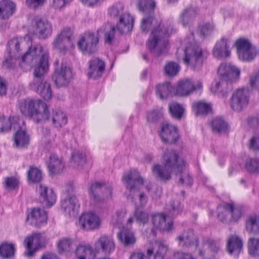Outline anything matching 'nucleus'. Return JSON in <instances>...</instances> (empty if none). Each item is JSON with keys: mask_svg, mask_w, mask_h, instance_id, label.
<instances>
[{"mask_svg": "<svg viewBox=\"0 0 259 259\" xmlns=\"http://www.w3.org/2000/svg\"><path fill=\"white\" fill-rule=\"evenodd\" d=\"M48 55H42L38 65L34 68V78L29 83L30 89L39 94L46 100L53 96L51 83L44 79V75L49 70Z\"/></svg>", "mask_w": 259, "mask_h": 259, "instance_id": "f257e3e1", "label": "nucleus"}, {"mask_svg": "<svg viewBox=\"0 0 259 259\" xmlns=\"http://www.w3.org/2000/svg\"><path fill=\"white\" fill-rule=\"evenodd\" d=\"M173 29V24L166 21L162 25L160 22L152 30L147 46L154 56L158 57L162 54L168 42L166 38L172 33Z\"/></svg>", "mask_w": 259, "mask_h": 259, "instance_id": "f03ea898", "label": "nucleus"}, {"mask_svg": "<svg viewBox=\"0 0 259 259\" xmlns=\"http://www.w3.org/2000/svg\"><path fill=\"white\" fill-rule=\"evenodd\" d=\"M19 108L23 115L29 116L36 123L50 119L48 105L41 100H25L20 104Z\"/></svg>", "mask_w": 259, "mask_h": 259, "instance_id": "7ed1b4c3", "label": "nucleus"}, {"mask_svg": "<svg viewBox=\"0 0 259 259\" xmlns=\"http://www.w3.org/2000/svg\"><path fill=\"white\" fill-rule=\"evenodd\" d=\"M124 5L118 2L109 8L108 12L111 18H118L116 28L121 34L127 33L133 29L134 18L129 13H124Z\"/></svg>", "mask_w": 259, "mask_h": 259, "instance_id": "20e7f679", "label": "nucleus"}, {"mask_svg": "<svg viewBox=\"0 0 259 259\" xmlns=\"http://www.w3.org/2000/svg\"><path fill=\"white\" fill-rule=\"evenodd\" d=\"M88 191L90 198L97 203H105L112 197L113 189L105 182L89 183Z\"/></svg>", "mask_w": 259, "mask_h": 259, "instance_id": "39448f33", "label": "nucleus"}, {"mask_svg": "<svg viewBox=\"0 0 259 259\" xmlns=\"http://www.w3.org/2000/svg\"><path fill=\"white\" fill-rule=\"evenodd\" d=\"M137 6L140 12L147 15L142 19L141 24L142 31L147 33L153 23L156 21L155 17L156 3L154 0H138Z\"/></svg>", "mask_w": 259, "mask_h": 259, "instance_id": "423d86ee", "label": "nucleus"}, {"mask_svg": "<svg viewBox=\"0 0 259 259\" xmlns=\"http://www.w3.org/2000/svg\"><path fill=\"white\" fill-rule=\"evenodd\" d=\"M204 57L201 47L196 44H190L185 49V63L195 71H199L202 68Z\"/></svg>", "mask_w": 259, "mask_h": 259, "instance_id": "0eeeda50", "label": "nucleus"}, {"mask_svg": "<svg viewBox=\"0 0 259 259\" xmlns=\"http://www.w3.org/2000/svg\"><path fill=\"white\" fill-rule=\"evenodd\" d=\"M162 164L176 175L182 174L185 166V161L181 158L175 150H167L164 152L162 158Z\"/></svg>", "mask_w": 259, "mask_h": 259, "instance_id": "6e6552de", "label": "nucleus"}, {"mask_svg": "<svg viewBox=\"0 0 259 259\" xmlns=\"http://www.w3.org/2000/svg\"><path fill=\"white\" fill-rule=\"evenodd\" d=\"M99 41V37L94 32H88L80 36L77 45L82 54L91 55L97 51Z\"/></svg>", "mask_w": 259, "mask_h": 259, "instance_id": "1a4fd4ad", "label": "nucleus"}, {"mask_svg": "<svg viewBox=\"0 0 259 259\" xmlns=\"http://www.w3.org/2000/svg\"><path fill=\"white\" fill-rule=\"evenodd\" d=\"M52 80L58 88L68 87L73 78L72 69L66 64L61 63L52 75Z\"/></svg>", "mask_w": 259, "mask_h": 259, "instance_id": "9d476101", "label": "nucleus"}, {"mask_svg": "<svg viewBox=\"0 0 259 259\" xmlns=\"http://www.w3.org/2000/svg\"><path fill=\"white\" fill-rule=\"evenodd\" d=\"M250 89L242 88L236 90L230 99L231 108L235 111L241 112L246 108L249 103Z\"/></svg>", "mask_w": 259, "mask_h": 259, "instance_id": "9b49d317", "label": "nucleus"}, {"mask_svg": "<svg viewBox=\"0 0 259 259\" xmlns=\"http://www.w3.org/2000/svg\"><path fill=\"white\" fill-rule=\"evenodd\" d=\"M158 133L161 141L165 144H175L180 138L178 127L169 123H161Z\"/></svg>", "mask_w": 259, "mask_h": 259, "instance_id": "f8f14e48", "label": "nucleus"}, {"mask_svg": "<svg viewBox=\"0 0 259 259\" xmlns=\"http://www.w3.org/2000/svg\"><path fill=\"white\" fill-rule=\"evenodd\" d=\"M179 245L184 249L196 250L199 245V240L193 229L184 230L177 237Z\"/></svg>", "mask_w": 259, "mask_h": 259, "instance_id": "ddd939ff", "label": "nucleus"}, {"mask_svg": "<svg viewBox=\"0 0 259 259\" xmlns=\"http://www.w3.org/2000/svg\"><path fill=\"white\" fill-rule=\"evenodd\" d=\"M240 70L235 66L228 63L221 64L218 71L219 79L233 83L239 78Z\"/></svg>", "mask_w": 259, "mask_h": 259, "instance_id": "4468645a", "label": "nucleus"}, {"mask_svg": "<svg viewBox=\"0 0 259 259\" xmlns=\"http://www.w3.org/2000/svg\"><path fill=\"white\" fill-rule=\"evenodd\" d=\"M47 243L46 237L42 236L39 233L26 237L24 240V243L27 250L26 253L27 256H33L36 251L45 247Z\"/></svg>", "mask_w": 259, "mask_h": 259, "instance_id": "2eb2a0df", "label": "nucleus"}, {"mask_svg": "<svg viewBox=\"0 0 259 259\" xmlns=\"http://www.w3.org/2000/svg\"><path fill=\"white\" fill-rule=\"evenodd\" d=\"M38 201L46 207H51L56 202V195L52 188L39 184L36 188Z\"/></svg>", "mask_w": 259, "mask_h": 259, "instance_id": "dca6fc26", "label": "nucleus"}, {"mask_svg": "<svg viewBox=\"0 0 259 259\" xmlns=\"http://www.w3.org/2000/svg\"><path fill=\"white\" fill-rule=\"evenodd\" d=\"M33 23L34 31L39 39H46L52 35L53 26L47 19L35 18L33 20Z\"/></svg>", "mask_w": 259, "mask_h": 259, "instance_id": "f3484780", "label": "nucleus"}, {"mask_svg": "<svg viewBox=\"0 0 259 259\" xmlns=\"http://www.w3.org/2000/svg\"><path fill=\"white\" fill-rule=\"evenodd\" d=\"M72 33L69 28L62 31L55 37L53 42V48L60 53L65 54L68 46L72 44Z\"/></svg>", "mask_w": 259, "mask_h": 259, "instance_id": "a211bd4d", "label": "nucleus"}, {"mask_svg": "<svg viewBox=\"0 0 259 259\" xmlns=\"http://www.w3.org/2000/svg\"><path fill=\"white\" fill-rule=\"evenodd\" d=\"M122 181L126 188L131 192L136 189L139 190L140 187L144 185V179L140 172L136 170H130L125 173L122 177Z\"/></svg>", "mask_w": 259, "mask_h": 259, "instance_id": "6ab92c4d", "label": "nucleus"}, {"mask_svg": "<svg viewBox=\"0 0 259 259\" xmlns=\"http://www.w3.org/2000/svg\"><path fill=\"white\" fill-rule=\"evenodd\" d=\"M47 220L46 211L39 207L32 208L30 212L27 214V221L30 222L31 226L37 228L46 225Z\"/></svg>", "mask_w": 259, "mask_h": 259, "instance_id": "aec40b11", "label": "nucleus"}, {"mask_svg": "<svg viewBox=\"0 0 259 259\" xmlns=\"http://www.w3.org/2000/svg\"><path fill=\"white\" fill-rule=\"evenodd\" d=\"M46 165L49 175L54 176L60 174L65 167V163L62 157H59L56 153H52Z\"/></svg>", "mask_w": 259, "mask_h": 259, "instance_id": "412c9836", "label": "nucleus"}, {"mask_svg": "<svg viewBox=\"0 0 259 259\" xmlns=\"http://www.w3.org/2000/svg\"><path fill=\"white\" fill-rule=\"evenodd\" d=\"M88 76L90 78L97 79L100 78L105 69V63L99 58H94L89 61Z\"/></svg>", "mask_w": 259, "mask_h": 259, "instance_id": "4be33fe9", "label": "nucleus"}, {"mask_svg": "<svg viewBox=\"0 0 259 259\" xmlns=\"http://www.w3.org/2000/svg\"><path fill=\"white\" fill-rule=\"evenodd\" d=\"M230 44L229 39L225 37H222L216 42L213 49V56L218 59H224L229 57L231 54Z\"/></svg>", "mask_w": 259, "mask_h": 259, "instance_id": "5701e85b", "label": "nucleus"}, {"mask_svg": "<svg viewBox=\"0 0 259 259\" xmlns=\"http://www.w3.org/2000/svg\"><path fill=\"white\" fill-rule=\"evenodd\" d=\"M16 130V132L13 136V145L17 148H27L30 144V137L26 130L19 124Z\"/></svg>", "mask_w": 259, "mask_h": 259, "instance_id": "b1692460", "label": "nucleus"}, {"mask_svg": "<svg viewBox=\"0 0 259 259\" xmlns=\"http://www.w3.org/2000/svg\"><path fill=\"white\" fill-rule=\"evenodd\" d=\"M82 228L86 230H94L100 225V220L97 215L93 212L83 213L79 220Z\"/></svg>", "mask_w": 259, "mask_h": 259, "instance_id": "393cba45", "label": "nucleus"}, {"mask_svg": "<svg viewBox=\"0 0 259 259\" xmlns=\"http://www.w3.org/2000/svg\"><path fill=\"white\" fill-rule=\"evenodd\" d=\"M95 245L97 250H101L106 255H109L115 248L113 239L106 235L100 236L95 243Z\"/></svg>", "mask_w": 259, "mask_h": 259, "instance_id": "a878e982", "label": "nucleus"}, {"mask_svg": "<svg viewBox=\"0 0 259 259\" xmlns=\"http://www.w3.org/2000/svg\"><path fill=\"white\" fill-rule=\"evenodd\" d=\"M152 171L154 177L158 181L164 183L171 179V174L174 172L162 164H153Z\"/></svg>", "mask_w": 259, "mask_h": 259, "instance_id": "bb28decb", "label": "nucleus"}, {"mask_svg": "<svg viewBox=\"0 0 259 259\" xmlns=\"http://www.w3.org/2000/svg\"><path fill=\"white\" fill-rule=\"evenodd\" d=\"M198 15L197 8L190 6L185 8L179 16V21L183 26L192 24Z\"/></svg>", "mask_w": 259, "mask_h": 259, "instance_id": "cd10ccee", "label": "nucleus"}, {"mask_svg": "<svg viewBox=\"0 0 259 259\" xmlns=\"http://www.w3.org/2000/svg\"><path fill=\"white\" fill-rule=\"evenodd\" d=\"M80 204L76 197L73 195H68L62 202L61 208L63 209L64 211L69 215V216L75 215L78 211Z\"/></svg>", "mask_w": 259, "mask_h": 259, "instance_id": "c85d7f7f", "label": "nucleus"}, {"mask_svg": "<svg viewBox=\"0 0 259 259\" xmlns=\"http://www.w3.org/2000/svg\"><path fill=\"white\" fill-rule=\"evenodd\" d=\"M233 89V84L219 79L214 84H212L210 91L215 95L222 97H226Z\"/></svg>", "mask_w": 259, "mask_h": 259, "instance_id": "c756f323", "label": "nucleus"}, {"mask_svg": "<svg viewBox=\"0 0 259 259\" xmlns=\"http://www.w3.org/2000/svg\"><path fill=\"white\" fill-rule=\"evenodd\" d=\"M175 87L169 81L158 83L155 85V92L157 96L161 100H167L175 94Z\"/></svg>", "mask_w": 259, "mask_h": 259, "instance_id": "7c9ffc66", "label": "nucleus"}, {"mask_svg": "<svg viewBox=\"0 0 259 259\" xmlns=\"http://www.w3.org/2000/svg\"><path fill=\"white\" fill-rule=\"evenodd\" d=\"M117 236L118 239L126 247L133 246L136 242L134 232L127 227H123Z\"/></svg>", "mask_w": 259, "mask_h": 259, "instance_id": "2f4dec72", "label": "nucleus"}, {"mask_svg": "<svg viewBox=\"0 0 259 259\" xmlns=\"http://www.w3.org/2000/svg\"><path fill=\"white\" fill-rule=\"evenodd\" d=\"M166 215L164 214L156 213L153 215L152 218V223L156 229L169 231L173 228L174 222L171 221L166 223Z\"/></svg>", "mask_w": 259, "mask_h": 259, "instance_id": "473e14b6", "label": "nucleus"}, {"mask_svg": "<svg viewBox=\"0 0 259 259\" xmlns=\"http://www.w3.org/2000/svg\"><path fill=\"white\" fill-rule=\"evenodd\" d=\"M195 85L189 79L180 80L175 87V94L180 97L187 96L195 90Z\"/></svg>", "mask_w": 259, "mask_h": 259, "instance_id": "72a5a7b5", "label": "nucleus"}, {"mask_svg": "<svg viewBox=\"0 0 259 259\" xmlns=\"http://www.w3.org/2000/svg\"><path fill=\"white\" fill-rule=\"evenodd\" d=\"M42 50L43 48L40 45L35 46L33 47L32 46L29 47L28 50L22 56V63H31L32 60L37 56L40 55L39 62L42 55L46 54L48 55L49 57V53H43Z\"/></svg>", "mask_w": 259, "mask_h": 259, "instance_id": "f704fd0d", "label": "nucleus"}, {"mask_svg": "<svg viewBox=\"0 0 259 259\" xmlns=\"http://www.w3.org/2000/svg\"><path fill=\"white\" fill-rule=\"evenodd\" d=\"M16 11V5L11 0L0 1V19L7 20L12 16Z\"/></svg>", "mask_w": 259, "mask_h": 259, "instance_id": "c9c22d12", "label": "nucleus"}, {"mask_svg": "<svg viewBox=\"0 0 259 259\" xmlns=\"http://www.w3.org/2000/svg\"><path fill=\"white\" fill-rule=\"evenodd\" d=\"M167 250V247L161 241H156L152 247L147 250L148 255L151 256L154 252V259H164Z\"/></svg>", "mask_w": 259, "mask_h": 259, "instance_id": "e433bc0d", "label": "nucleus"}, {"mask_svg": "<svg viewBox=\"0 0 259 259\" xmlns=\"http://www.w3.org/2000/svg\"><path fill=\"white\" fill-rule=\"evenodd\" d=\"M245 228L249 234L259 235V218L256 213L251 214L246 218Z\"/></svg>", "mask_w": 259, "mask_h": 259, "instance_id": "4c0bfd02", "label": "nucleus"}, {"mask_svg": "<svg viewBox=\"0 0 259 259\" xmlns=\"http://www.w3.org/2000/svg\"><path fill=\"white\" fill-rule=\"evenodd\" d=\"M243 247L242 239L237 236H231L228 239L227 248L229 252L238 255Z\"/></svg>", "mask_w": 259, "mask_h": 259, "instance_id": "58836bf2", "label": "nucleus"}, {"mask_svg": "<svg viewBox=\"0 0 259 259\" xmlns=\"http://www.w3.org/2000/svg\"><path fill=\"white\" fill-rule=\"evenodd\" d=\"M75 255L77 259H93L95 257L93 248L89 244L78 245L75 250Z\"/></svg>", "mask_w": 259, "mask_h": 259, "instance_id": "ea45409f", "label": "nucleus"}, {"mask_svg": "<svg viewBox=\"0 0 259 259\" xmlns=\"http://www.w3.org/2000/svg\"><path fill=\"white\" fill-rule=\"evenodd\" d=\"M16 248L12 243L3 242L0 245V257L2 259H12L15 255Z\"/></svg>", "mask_w": 259, "mask_h": 259, "instance_id": "a19ab883", "label": "nucleus"}, {"mask_svg": "<svg viewBox=\"0 0 259 259\" xmlns=\"http://www.w3.org/2000/svg\"><path fill=\"white\" fill-rule=\"evenodd\" d=\"M42 179V171L36 167L30 166L27 175V180L28 183L39 184Z\"/></svg>", "mask_w": 259, "mask_h": 259, "instance_id": "79ce46f5", "label": "nucleus"}, {"mask_svg": "<svg viewBox=\"0 0 259 259\" xmlns=\"http://www.w3.org/2000/svg\"><path fill=\"white\" fill-rule=\"evenodd\" d=\"M146 117L149 123L156 124L163 118L162 109L156 108L146 111Z\"/></svg>", "mask_w": 259, "mask_h": 259, "instance_id": "37998d69", "label": "nucleus"}, {"mask_svg": "<svg viewBox=\"0 0 259 259\" xmlns=\"http://www.w3.org/2000/svg\"><path fill=\"white\" fill-rule=\"evenodd\" d=\"M18 119L15 116H10L9 118H5L3 125L1 127V134L8 133L13 128L14 130L19 127Z\"/></svg>", "mask_w": 259, "mask_h": 259, "instance_id": "c03bdc74", "label": "nucleus"}, {"mask_svg": "<svg viewBox=\"0 0 259 259\" xmlns=\"http://www.w3.org/2000/svg\"><path fill=\"white\" fill-rule=\"evenodd\" d=\"M180 69V66L178 63L174 61H168L165 64L163 71L165 76L173 77L178 74Z\"/></svg>", "mask_w": 259, "mask_h": 259, "instance_id": "a18cd8bd", "label": "nucleus"}, {"mask_svg": "<svg viewBox=\"0 0 259 259\" xmlns=\"http://www.w3.org/2000/svg\"><path fill=\"white\" fill-rule=\"evenodd\" d=\"M168 111L172 118L180 120L183 116L185 109L181 104L172 102L168 105Z\"/></svg>", "mask_w": 259, "mask_h": 259, "instance_id": "49530a36", "label": "nucleus"}, {"mask_svg": "<svg viewBox=\"0 0 259 259\" xmlns=\"http://www.w3.org/2000/svg\"><path fill=\"white\" fill-rule=\"evenodd\" d=\"M193 109L197 116H206L212 110L211 104L201 101L194 103L193 105Z\"/></svg>", "mask_w": 259, "mask_h": 259, "instance_id": "de8ad7c7", "label": "nucleus"}, {"mask_svg": "<svg viewBox=\"0 0 259 259\" xmlns=\"http://www.w3.org/2000/svg\"><path fill=\"white\" fill-rule=\"evenodd\" d=\"M52 123L56 128H60L67 122L66 115L61 110L53 111L52 117Z\"/></svg>", "mask_w": 259, "mask_h": 259, "instance_id": "09e8293b", "label": "nucleus"}, {"mask_svg": "<svg viewBox=\"0 0 259 259\" xmlns=\"http://www.w3.org/2000/svg\"><path fill=\"white\" fill-rule=\"evenodd\" d=\"M211 126L214 133L221 134L227 131L228 124L222 118L217 117L212 120Z\"/></svg>", "mask_w": 259, "mask_h": 259, "instance_id": "8fccbe9b", "label": "nucleus"}, {"mask_svg": "<svg viewBox=\"0 0 259 259\" xmlns=\"http://www.w3.org/2000/svg\"><path fill=\"white\" fill-rule=\"evenodd\" d=\"M245 168L251 174H259V157H248L245 163Z\"/></svg>", "mask_w": 259, "mask_h": 259, "instance_id": "3c124183", "label": "nucleus"}, {"mask_svg": "<svg viewBox=\"0 0 259 259\" xmlns=\"http://www.w3.org/2000/svg\"><path fill=\"white\" fill-rule=\"evenodd\" d=\"M228 203L219 204L217 206V217L219 221L224 224L230 223V212L228 207Z\"/></svg>", "mask_w": 259, "mask_h": 259, "instance_id": "603ef678", "label": "nucleus"}, {"mask_svg": "<svg viewBox=\"0 0 259 259\" xmlns=\"http://www.w3.org/2000/svg\"><path fill=\"white\" fill-rule=\"evenodd\" d=\"M167 209L169 211V215L174 218L181 213L183 210V206L180 201L173 200L169 202L167 205Z\"/></svg>", "mask_w": 259, "mask_h": 259, "instance_id": "864d4df0", "label": "nucleus"}, {"mask_svg": "<svg viewBox=\"0 0 259 259\" xmlns=\"http://www.w3.org/2000/svg\"><path fill=\"white\" fill-rule=\"evenodd\" d=\"M239 59L244 62H251L256 57V51L254 46L245 49L242 52L238 54Z\"/></svg>", "mask_w": 259, "mask_h": 259, "instance_id": "5fc2aeb1", "label": "nucleus"}, {"mask_svg": "<svg viewBox=\"0 0 259 259\" xmlns=\"http://www.w3.org/2000/svg\"><path fill=\"white\" fill-rule=\"evenodd\" d=\"M71 162L76 166H83L87 162L85 155L77 150L71 153Z\"/></svg>", "mask_w": 259, "mask_h": 259, "instance_id": "6e6d98bb", "label": "nucleus"}, {"mask_svg": "<svg viewBox=\"0 0 259 259\" xmlns=\"http://www.w3.org/2000/svg\"><path fill=\"white\" fill-rule=\"evenodd\" d=\"M248 250L250 255L256 256L259 255V238H250L248 241Z\"/></svg>", "mask_w": 259, "mask_h": 259, "instance_id": "4d7b16f0", "label": "nucleus"}, {"mask_svg": "<svg viewBox=\"0 0 259 259\" xmlns=\"http://www.w3.org/2000/svg\"><path fill=\"white\" fill-rule=\"evenodd\" d=\"M73 241V239L68 237L60 239L57 244L59 253L62 254L65 251H69Z\"/></svg>", "mask_w": 259, "mask_h": 259, "instance_id": "13d9d810", "label": "nucleus"}, {"mask_svg": "<svg viewBox=\"0 0 259 259\" xmlns=\"http://www.w3.org/2000/svg\"><path fill=\"white\" fill-rule=\"evenodd\" d=\"M3 184L6 190L10 191L16 190L19 188V181L16 177H8L5 178Z\"/></svg>", "mask_w": 259, "mask_h": 259, "instance_id": "bf43d9fd", "label": "nucleus"}, {"mask_svg": "<svg viewBox=\"0 0 259 259\" xmlns=\"http://www.w3.org/2000/svg\"><path fill=\"white\" fill-rule=\"evenodd\" d=\"M228 207L230 214H231V217L230 218V223L238 222L242 217L241 210L239 208L235 207L234 204L232 203H228Z\"/></svg>", "mask_w": 259, "mask_h": 259, "instance_id": "052dcab7", "label": "nucleus"}, {"mask_svg": "<svg viewBox=\"0 0 259 259\" xmlns=\"http://www.w3.org/2000/svg\"><path fill=\"white\" fill-rule=\"evenodd\" d=\"M235 46L237 49V54H239L253 46L247 38L240 37L236 40Z\"/></svg>", "mask_w": 259, "mask_h": 259, "instance_id": "680f3d73", "label": "nucleus"}, {"mask_svg": "<svg viewBox=\"0 0 259 259\" xmlns=\"http://www.w3.org/2000/svg\"><path fill=\"white\" fill-rule=\"evenodd\" d=\"M136 221L139 224H145L149 220V214L146 211L136 208L134 212Z\"/></svg>", "mask_w": 259, "mask_h": 259, "instance_id": "e2e57ef3", "label": "nucleus"}, {"mask_svg": "<svg viewBox=\"0 0 259 259\" xmlns=\"http://www.w3.org/2000/svg\"><path fill=\"white\" fill-rule=\"evenodd\" d=\"M214 26L213 23L207 22L199 25V30L202 36L210 35L213 31Z\"/></svg>", "mask_w": 259, "mask_h": 259, "instance_id": "0e129e2a", "label": "nucleus"}, {"mask_svg": "<svg viewBox=\"0 0 259 259\" xmlns=\"http://www.w3.org/2000/svg\"><path fill=\"white\" fill-rule=\"evenodd\" d=\"M7 50L11 57H12L13 51H16L17 53L20 51V42L17 38H13L8 42Z\"/></svg>", "mask_w": 259, "mask_h": 259, "instance_id": "69168bd1", "label": "nucleus"}, {"mask_svg": "<svg viewBox=\"0 0 259 259\" xmlns=\"http://www.w3.org/2000/svg\"><path fill=\"white\" fill-rule=\"evenodd\" d=\"M248 147L253 151H259V132L253 134L248 142Z\"/></svg>", "mask_w": 259, "mask_h": 259, "instance_id": "338daca9", "label": "nucleus"}, {"mask_svg": "<svg viewBox=\"0 0 259 259\" xmlns=\"http://www.w3.org/2000/svg\"><path fill=\"white\" fill-rule=\"evenodd\" d=\"M115 28L114 26H111L109 30L106 31L104 33V42L110 46L113 45V40L115 36Z\"/></svg>", "mask_w": 259, "mask_h": 259, "instance_id": "774afa93", "label": "nucleus"}]
</instances>
